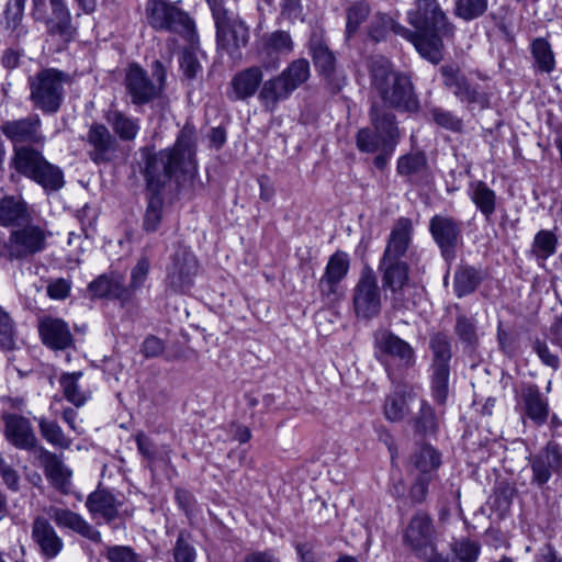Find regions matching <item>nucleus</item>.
Instances as JSON below:
<instances>
[{"instance_id":"obj_7","label":"nucleus","mask_w":562,"mask_h":562,"mask_svg":"<svg viewBox=\"0 0 562 562\" xmlns=\"http://www.w3.org/2000/svg\"><path fill=\"white\" fill-rule=\"evenodd\" d=\"M216 29L217 48L234 60L240 59L241 48L249 42L248 25L225 7L224 0H206Z\"/></svg>"},{"instance_id":"obj_56","label":"nucleus","mask_w":562,"mask_h":562,"mask_svg":"<svg viewBox=\"0 0 562 562\" xmlns=\"http://www.w3.org/2000/svg\"><path fill=\"white\" fill-rule=\"evenodd\" d=\"M104 555L109 562H145L142 557L128 546H108Z\"/></svg>"},{"instance_id":"obj_58","label":"nucleus","mask_w":562,"mask_h":562,"mask_svg":"<svg viewBox=\"0 0 562 562\" xmlns=\"http://www.w3.org/2000/svg\"><path fill=\"white\" fill-rule=\"evenodd\" d=\"M150 270V261L147 257L143 256L140 257L135 267L131 271V282L130 285L126 288H130L131 292L133 293L135 290L140 288Z\"/></svg>"},{"instance_id":"obj_2","label":"nucleus","mask_w":562,"mask_h":562,"mask_svg":"<svg viewBox=\"0 0 562 562\" xmlns=\"http://www.w3.org/2000/svg\"><path fill=\"white\" fill-rule=\"evenodd\" d=\"M414 236L411 218L401 216L393 224L387 236L378 269L382 286L390 291L394 308H411L412 302L406 297L409 291V265L407 262Z\"/></svg>"},{"instance_id":"obj_64","label":"nucleus","mask_w":562,"mask_h":562,"mask_svg":"<svg viewBox=\"0 0 562 562\" xmlns=\"http://www.w3.org/2000/svg\"><path fill=\"white\" fill-rule=\"evenodd\" d=\"M180 67L184 76L189 79H194L202 71V66L196 56L189 50L183 52L180 58Z\"/></svg>"},{"instance_id":"obj_44","label":"nucleus","mask_w":562,"mask_h":562,"mask_svg":"<svg viewBox=\"0 0 562 562\" xmlns=\"http://www.w3.org/2000/svg\"><path fill=\"white\" fill-rule=\"evenodd\" d=\"M535 67L543 74H551L555 68V58L551 45L546 38L537 37L531 43Z\"/></svg>"},{"instance_id":"obj_11","label":"nucleus","mask_w":562,"mask_h":562,"mask_svg":"<svg viewBox=\"0 0 562 562\" xmlns=\"http://www.w3.org/2000/svg\"><path fill=\"white\" fill-rule=\"evenodd\" d=\"M431 355V392L435 401L445 404L449 393L451 340L445 333H435L429 337Z\"/></svg>"},{"instance_id":"obj_12","label":"nucleus","mask_w":562,"mask_h":562,"mask_svg":"<svg viewBox=\"0 0 562 562\" xmlns=\"http://www.w3.org/2000/svg\"><path fill=\"white\" fill-rule=\"evenodd\" d=\"M36 20H44L47 33L70 42L76 34L70 12L63 0H32Z\"/></svg>"},{"instance_id":"obj_35","label":"nucleus","mask_w":562,"mask_h":562,"mask_svg":"<svg viewBox=\"0 0 562 562\" xmlns=\"http://www.w3.org/2000/svg\"><path fill=\"white\" fill-rule=\"evenodd\" d=\"M30 206L21 196L7 195L0 199V226L20 225L30 220Z\"/></svg>"},{"instance_id":"obj_9","label":"nucleus","mask_w":562,"mask_h":562,"mask_svg":"<svg viewBox=\"0 0 562 562\" xmlns=\"http://www.w3.org/2000/svg\"><path fill=\"white\" fill-rule=\"evenodd\" d=\"M145 15L148 25L155 31L180 35L193 40L195 23L179 4L170 0H147Z\"/></svg>"},{"instance_id":"obj_29","label":"nucleus","mask_w":562,"mask_h":562,"mask_svg":"<svg viewBox=\"0 0 562 562\" xmlns=\"http://www.w3.org/2000/svg\"><path fill=\"white\" fill-rule=\"evenodd\" d=\"M86 140L91 147L89 156L97 164L110 160L117 147L116 138L106 126L99 123L90 126Z\"/></svg>"},{"instance_id":"obj_22","label":"nucleus","mask_w":562,"mask_h":562,"mask_svg":"<svg viewBox=\"0 0 562 562\" xmlns=\"http://www.w3.org/2000/svg\"><path fill=\"white\" fill-rule=\"evenodd\" d=\"M4 437L14 448L26 451H41L40 441L31 422L18 414L3 415Z\"/></svg>"},{"instance_id":"obj_37","label":"nucleus","mask_w":562,"mask_h":562,"mask_svg":"<svg viewBox=\"0 0 562 562\" xmlns=\"http://www.w3.org/2000/svg\"><path fill=\"white\" fill-rule=\"evenodd\" d=\"M310 50L315 67L327 79L331 78L335 71V56L325 44L321 33L313 32L310 40Z\"/></svg>"},{"instance_id":"obj_40","label":"nucleus","mask_w":562,"mask_h":562,"mask_svg":"<svg viewBox=\"0 0 562 562\" xmlns=\"http://www.w3.org/2000/svg\"><path fill=\"white\" fill-rule=\"evenodd\" d=\"M135 441L138 452L147 460L150 469L158 462L165 464L170 462L171 450L168 446L158 448L143 431L136 434Z\"/></svg>"},{"instance_id":"obj_23","label":"nucleus","mask_w":562,"mask_h":562,"mask_svg":"<svg viewBox=\"0 0 562 562\" xmlns=\"http://www.w3.org/2000/svg\"><path fill=\"white\" fill-rule=\"evenodd\" d=\"M375 350L380 359L386 361L392 358L400 367L408 368L415 363L413 347L395 334L382 330L375 334Z\"/></svg>"},{"instance_id":"obj_28","label":"nucleus","mask_w":562,"mask_h":562,"mask_svg":"<svg viewBox=\"0 0 562 562\" xmlns=\"http://www.w3.org/2000/svg\"><path fill=\"white\" fill-rule=\"evenodd\" d=\"M48 516L59 528L69 529L95 543L101 542V533L91 526L80 514L68 508L50 506Z\"/></svg>"},{"instance_id":"obj_27","label":"nucleus","mask_w":562,"mask_h":562,"mask_svg":"<svg viewBox=\"0 0 562 562\" xmlns=\"http://www.w3.org/2000/svg\"><path fill=\"white\" fill-rule=\"evenodd\" d=\"M40 337L45 346L54 350H67L74 346V336L68 324L58 317L46 316L38 324Z\"/></svg>"},{"instance_id":"obj_63","label":"nucleus","mask_w":562,"mask_h":562,"mask_svg":"<svg viewBox=\"0 0 562 562\" xmlns=\"http://www.w3.org/2000/svg\"><path fill=\"white\" fill-rule=\"evenodd\" d=\"M0 477L10 491L18 492L20 490V475L18 471L8 464L2 457H0Z\"/></svg>"},{"instance_id":"obj_17","label":"nucleus","mask_w":562,"mask_h":562,"mask_svg":"<svg viewBox=\"0 0 562 562\" xmlns=\"http://www.w3.org/2000/svg\"><path fill=\"white\" fill-rule=\"evenodd\" d=\"M440 74L445 87L451 90L461 102L477 105L482 109L487 108V94L472 86L457 65L447 64L441 66Z\"/></svg>"},{"instance_id":"obj_60","label":"nucleus","mask_w":562,"mask_h":562,"mask_svg":"<svg viewBox=\"0 0 562 562\" xmlns=\"http://www.w3.org/2000/svg\"><path fill=\"white\" fill-rule=\"evenodd\" d=\"M532 350L537 353L544 366L553 370H558L560 368L559 356L550 350L546 341L537 339L532 345Z\"/></svg>"},{"instance_id":"obj_53","label":"nucleus","mask_w":562,"mask_h":562,"mask_svg":"<svg viewBox=\"0 0 562 562\" xmlns=\"http://www.w3.org/2000/svg\"><path fill=\"white\" fill-rule=\"evenodd\" d=\"M357 147L361 151L375 153L384 148V142L374 130L364 127L357 134Z\"/></svg>"},{"instance_id":"obj_54","label":"nucleus","mask_w":562,"mask_h":562,"mask_svg":"<svg viewBox=\"0 0 562 562\" xmlns=\"http://www.w3.org/2000/svg\"><path fill=\"white\" fill-rule=\"evenodd\" d=\"M487 9V0H457L456 14L464 20L481 16Z\"/></svg>"},{"instance_id":"obj_15","label":"nucleus","mask_w":562,"mask_h":562,"mask_svg":"<svg viewBox=\"0 0 562 562\" xmlns=\"http://www.w3.org/2000/svg\"><path fill=\"white\" fill-rule=\"evenodd\" d=\"M43 123L38 114H30L25 117L8 120L0 125L1 133L13 146H41L46 143L43 133Z\"/></svg>"},{"instance_id":"obj_6","label":"nucleus","mask_w":562,"mask_h":562,"mask_svg":"<svg viewBox=\"0 0 562 562\" xmlns=\"http://www.w3.org/2000/svg\"><path fill=\"white\" fill-rule=\"evenodd\" d=\"M16 225L4 240H0V257L9 261H27L48 247L52 232L46 223Z\"/></svg>"},{"instance_id":"obj_8","label":"nucleus","mask_w":562,"mask_h":562,"mask_svg":"<svg viewBox=\"0 0 562 562\" xmlns=\"http://www.w3.org/2000/svg\"><path fill=\"white\" fill-rule=\"evenodd\" d=\"M69 76L55 68H46L29 79L30 100L44 114L57 113L65 99V85Z\"/></svg>"},{"instance_id":"obj_49","label":"nucleus","mask_w":562,"mask_h":562,"mask_svg":"<svg viewBox=\"0 0 562 562\" xmlns=\"http://www.w3.org/2000/svg\"><path fill=\"white\" fill-rule=\"evenodd\" d=\"M454 333L461 342L467 346H475L479 341L477 328L473 318L463 314L457 316Z\"/></svg>"},{"instance_id":"obj_5","label":"nucleus","mask_w":562,"mask_h":562,"mask_svg":"<svg viewBox=\"0 0 562 562\" xmlns=\"http://www.w3.org/2000/svg\"><path fill=\"white\" fill-rule=\"evenodd\" d=\"M38 146H13L9 167L10 178L24 177L38 184L45 192H57L65 186L64 171L48 161Z\"/></svg>"},{"instance_id":"obj_47","label":"nucleus","mask_w":562,"mask_h":562,"mask_svg":"<svg viewBox=\"0 0 562 562\" xmlns=\"http://www.w3.org/2000/svg\"><path fill=\"white\" fill-rule=\"evenodd\" d=\"M397 173L409 179L423 176L427 170V158L423 153H412L398 158Z\"/></svg>"},{"instance_id":"obj_45","label":"nucleus","mask_w":562,"mask_h":562,"mask_svg":"<svg viewBox=\"0 0 562 562\" xmlns=\"http://www.w3.org/2000/svg\"><path fill=\"white\" fill-rule=\"evenodd\" d=\"M280 75L294 92L308 80L311 76L310 63L305 58H297L291 61Z\"/></svg>"},{"instance_id":"obj_62","label":"nucleus","mask_w":562,"mask_h":562,"mask_svg":"<svg viewBox=\"0 0 562 562\" xmlns=\"http://www.w3.org/2000/svg\"><path fill=\"white\" fill-rule=\"evenodd\" d=\"M430 480L431 476L418 475L416 477L408 492V497L413 504H420L426 499Z\"/></svg>"},{"instance_id":"obj_3","label":"nucleus","mask_w":562,"mask_h":562,"mask_svg":"<svg viewBox=\"0 0 562 562\" xmlns=\"http://www.w3.org/2000/svg\"><path fill=\"white\" fill-rule=\"evenodd\" d=\"M408 21L415 27L407 40L417 52L432 64L442 58V36L451 34L445 12L437 0H416L415 9L408 12Z\"/></svg>"},{"instance_id":"obj_36","label":"nucleus","mask_w":562,"mask_h":562,"mask_svg":"<svg viewBox=\"0 0 562 562\" xmlns=\"http://www.w3.org/2000/svg\"><path fill=\"white\" fill-rule=\"evenodd\" d=\"M81 376V371L65 372L59 376L64 397L76 407L83 406L91 397V391L79 383Z\"/></svg>"},{"instance_id":"obj_24","label":"nucleus","mask_w":562,"mask_h":562,"mask_svg":"<svg viewBox=\"0 0 562 562\" xmlns=\"http://www.w3.org/2000/svg\"><path fill=\"white\" fill-rule=\"evenodd\" d=\"M294 50V42L289 32L277 30L261 36L258 53L262 57L263 66L276 68L281 57L290 55Z\"/></svg>"},{"instance_id":"obj_4","label":"nucleus","mask_w":562,"mask_h":562,"mask_svg":"<svg viewBox=\"0 0 562 562\" xmlns=\"http://www.w3.org/2000/svg\"><path fill=\"white\" fill-rule=\"evenodd\" d=\"M370 70L372 89L379 94L382 106L407 113L419 110V102L408 76L394 71L391 63L383 57L374 58Z\"/></svg>"},{"instance_id":"obj_10","label":"nucleus","mask_w":562,"mask_h":562,"mask_svg":"<svg viewBox=\"0 0 562 562\" xmlns=\"http://www.w3.org/2000/svg\"><path fill=\"white\" fill-rule=\"evenodd\" d=\"M153 77L154 80L136 64L130 65L126 69L124 86L134 105L147 104L160 95L166 81V71L159 60L153 64Z\"/></svg>"},{"instance_id":"obj_14","label":"nucleus","mask_w":562,"mask_h":562,"mask_svg":"<svg viewBox=\"0 0 562 562\" xmlns=\"http://www.w3.org/2000/svg\"><path fill=\"white\" fill-rule=\"evenodd\" d=\"M429 233L446 261L457 257L462 243V223L447 214H436L429 221Z\"/></svg>"},{"instance_id":"obj_32","label":"nucleus","mask_w":562,"mask_h":562,"mask_svg":"<svg viewBox=\"0 0 562 562\" xmlns=\"http://www.w3.org/2000/svg\"><path fill=\"white\" fill-rule=\"evenodd\" d=\"M41 458L44 473L49 483L61 494H69L71 488V470L66 467L60 457L41 447Z\"/></svg>"},{"instance_id":"obj_33","label":"nucleus","mask_w":562,"mask_h":562,"mask_svg":"<svg viewBox=\"0 0 562 562\" xmlns=\"http://www.w3.org/2000/svg\"><path fill=\"white\" fill-rule=\"evenodd\" d=\"M120 506L121 502L105 488H98L90 493L86 501V507L91 517H101L105 522H111L119 516Z\"/></svg>"},{"instance_id":"obj_55","label":"nucleus","mask_w":562,"mask_h":562,"mask_svg":"<svg viewBox=\"0 0 562 562\" xmlns=\"http://www.w3.org/2000/svg\"><path fill=\"white\" fill-rule=\"evenodd\" d=\"M459 562H476L480 555L481 547L479 542L470 539L456 541L452 548Z\"/></svg>"},{"instance_id":"obj_25","label":"nucleus","mask_w":562,"mask_h":562,"mask_svg":"<svg viewBox=\"0 0 562 562\" xmlns=\"http://www.w3.org/2000/svg\"><path fill=\"white\" fill-rule=\"evenodd\" d=\"M88 290L93 297L117 300L122 305L132 300V292L125 285L124 276L117 272L99 276L89 283Z\"/></svg>"},{"instance_id":"obj_57","label":"nucleus","mask_w":562,"mask_h":562,"mask_svg":"<svg viewBox=\"0 0 562 562\" xmlns=\"http://www.w3.org/2000/svg\"><path fill=\"white\" fill-rule=\"evenodd\" d=\"M0 346L3 350H13L15 347L14 327L10 316L0 311Z\"/></svg>"},{"instance_id":"obj_1","label":"nucleus","mask_w":562,"mask_h":562,"mask_svg":"<svg viewBox=\"0 0 562 562\" xmlns=\"http://www.w3.org/2000/svg\"><path fill=\"white\" fill-rule=\"evenodd\" d=\"M196 142L193 127L184 125L172 147L146 156L144 178L147 206L143 220L146 232H156L162 220L161 192L172 184L179 187L191 180L198 170Z\"/></svg>"},{"instance_id":"obj_21","label":"nucleus","mask_w":562,"mask_h":562,"mask_svg":"<svg viewBox=\"0 0 562 562\" xmlns=\"http://www.w3.org/2000/svg\"><path fill=\"white\" fill-rule=\"evenodd\" d=\"M517 406L522 419L528 418L538 427L547 423L550 414L549 400L543 396L537 384L521 385Z\"/></svg>"},{"instance_id":"obj_52","label":"nucleus","mask_w":562,"mask_h":562,"mask_svg":"<svg viewBox=\"0 0 562 562\" xmlns=\"http://www.w3.org/2000/svg\"><path fill=\"white\" fill-rule=\"evenodd\" d=\"M557 237L550 231H540L537 233L532 244L533 252L541 258H548L555 252Z\"/></svg>"},{"instance_id":"obj_46","label":"nucleus","mask_w":562,"mask_h":562,"mask_svg":"<svg viewBox=\"0 0 562 562\" xmlns=\"http://www.w3.org/2000/svg\"><path fill=\"white\" fill-rule=\"evenodd\" d=\"M439 453L430 446H422L412 457L414 468L419 475L430 476V473L440 465Z\"/></svg>"},{"instance_id":"obj_31","label":"nucleus","mask_w":562,"mask_h":562,"mask_svg":"<svg viewBox=\"0 0 562 562\" xmlns=\"http://www.w3.org/2000/svg\"><path fill=\"white\" fill-rule=\"evenodd\" d=\"M263 71L260 66H250L235 74L231 80L232 92L228 98L245 101L254 97L262 86Z\"/></svg>"},{"instance_id":"obj_16","label":"nucleus","mask_w":562,"mask_h":562,"mask_svg":"<svg viewBox=\"0 0 562 562\" xmlns=\"http://www.w3.org/2000/svg\"><path fill=\"white\" fill-rule=\"evenodd\" d=\"M353 308L357 316L372 318L381 311V293L374 271L370 267L362 269L353 289Z\"/></svg>"},{"instance_id":"obj_19","label":"nucleus","mask_w":562,"mask_h":562,"mask_svg":"<svg viewBox=\"0 0 562 562\" xmlns=\"http://www.w3.org/2000/svg\"><path fill=\"white\" fill-rule=\"evenodd\" d=\"M529 462L532 471L531 483L541 487L549 482L553 473H562V446L549 441Z\"/></svg>"},{"instance_id":"obj_20","label":"nucleus","mask_w":562,"mask_h":562,"mask_svg":"<svg viewBox=\"0 0 562 562\" xmlns=\"http://www.w3.org/2000/svg\"><path fill=\"white\" fill-rule=\"evenodd\" d=\"M31 539L45 560L56 559L65 548L63 538L45 516L38 515L32 520Z\"/></svg>"},{"instance_id":"obj_59","label":"nucleus","mask_w":562,"mask_h":562,"mask_svg":"<svg viewBox=\"0 0 562 562\" xmlns=\"http://www.w3.org/2000/svg\"><path fill=\"white\" fill-rule=\"evenodd\" d=\"M25 0H9L4 11L7 26L15 30L23 18Z\"/></svg>"},{"instance_id":"obj_42","label":"nucleus","mask_w":562,"mask_h":562,"mask_svg":"<svg viewBox=\"0 0 562 562\" xmlns=\"http://www.w3.org/2000/svg\"><path fill=\"white\" fill-rule=\"evenodd\" d=\"M390 32H393L396 35H400L405 38H407L408 34H411L409 30L394 22V20L391 16L382 13H376L370 22V37L379 42L385 38Z\"/></svg>"},{"instance_id":"obj_61","label":"nucleus","mask_w":562,"mask_h":562,"mask_svg":"<svg viewBox=\"0 0 562 562\" xmlns=\"http://www.w3.org/2000/svg\"><path fill=\"white\" fill-rule=\"evenodd\" d=\"M431 116L434 121L448 130L451 131H459L461 128V120L458 119L454 114H452L450 111H446L440 108H435L431 110Z\"/></svg>"},{"instance_id":"obj_30","label":"nucleus","mask_w":562,"mask_h":562,"mask_svg":"<svg viewBox=\"0 0 562 562\" xmlns=\"http://www.w3.org/2000/svg\"><path fill=\"white\" fill-rule=\"evenodd\" d=\"M369 116L373 130L381 136L384 145L389 147V150L395 148L401 136L395 115L379 102L373 101Z\"/></svg>"},{"instance_id":"obj_50","label":"nucleus","mask_w":562,"mask_h":562,"mask_svg":"<svg viewBox=\"0 0 562 562\" xmlns=\"http://www.w3.org/2000/svg\"><path fill=\"white\" fill-rule=\"evenodd\" d=\"M196 558L195 548L192 544L191 535L188 531H180L173 547V559L176 562H194Z\"/></svg>"},{"instance_id":"obj_18","label":"nucleus","mask_w":562,"mask_h":562,"mask_svg":"<svg viewBox=\"0 0 562 562\" xmlns=\"http://www.w3.org/2000/svg\"><path fill=\"white\" fill-rule=\"evenodd\" d=\"M435 541L436 530L431 517L425 512L416 513L404 532V543L416 557H425L426 551L435 549Z\"/></svg>"},{"instance_id":"obj_34","label":"nucleus","mask_w":562,"mask_h":562,"mask_svg":"<svg viewBox=\"0 0 562 562\" xmlns=\"http://www.w3.org/2000/svg\"><path fill=\"white\" fill-rule=\"evenodd\" d=\"M292 90L288 87L281 75L274 76L266 81L258 93V100L268 112H274L280 102L288 100Z\"/></svg>"},{"instance_id":"obj_26","label":"nucleus","mask_w":562,"mask_h":562,"mask_svg":"<svg viewBox=\"0 0 562 562\" xmlns=\"http://www.w3.org/2000/svg\"><path fill=\"white\" fill-rule=\"evenodd\" d=\"M349 265V256L341 250H337L329 257L318 283L322 296L329 301L336 299L338 284L347 276Z\"/></svg>"},{"instance_id":"obj_39","label":"nucleus","mask_w":562,"mask_h":562,"mask_svg":"<svg viewBox=\"0 0 562 562\" xmlns=\"http://www.w3.org/2000/svg\"><path fill=\"white\" fill-rule=\"evenodd\" d=\"M469 196L477 210L490 220L496 209V194L484 181L476 180L469 184Z\"/></svg>"},{"instance_id":"obj_48","label":"nucleus","mask_w":562,"mask_h":562,"mask_svg":"<svg viewBox=\"0 0 562 562\" xmlns=\"http://www.w3.org/2000/svg\"><path fill=\"white\" fill-rule=\"evenodd\" d=\"M409 411L407 398L397 392L389 395L384 403L385 417L391 422L402 420Z\"/></svg>"},{"instance_id":"obj_41","label":"nucleus","mask_w":562,"mask_h":562,"mask_svg":"<svg viewBox=\"0 0 562 562\" xmlns=\"http://www.w3.org/2000/svg\"><path fill=\"white\" fill-rule=\"evenodd\" d=\"M37 425L42 438L50 446L66 450L72 445V439L67 437L56 420L47 417L37 418Z\"/></svg>"},{"instance_id":"obj_51","label":"nucleus","mask_w":562,"mask_h":562,"mask_svg":"<svg viewBox=\"0 0 562 562\" xmlns=\"http://www.w3.org/2000/svg\"><path fill=\"white\" fill-rule=\"evenodd\" d=\"M370 13V8L364 2H357L347 9L346 35H353L361 23H363Z\"/></svg>"},{"instance_id":"obj_13","label":"nucleus","mask_w":562,"mask_h":562,"mask_svg":"<svg viewBox=\"0 0 562 562\" xmlns=\"http://www.w3.org/2000/svg\"><path fill=\"white\" fill-rule=\"evenodd\" d=\"M198 269L194 254L188 247L179 246L167 267V289L173 293H186L193 285Z\"/></svg>"},{"instance_id":"obj_38","label":"nucleus","mask_w":562,"mask_h":562,"mask_svg":"<svg viewBox=\"0 0 562 562\" xmlns=\"http://www.w3.org/2000/svg\"><path fill=\"white\" fill-rule=\"evenodd\" d=\"M105 120L120 139L130 142L136 138L139 132V120L128 116L122 111L110 110L105 114Z\"/></svg>"},{"instance_id":"obj_43","label":"nucleus","mask_w":562,"mask_h":562,"mask_svg":"<svg viewBox=\"0 0 562 562\" xmlns=\"http://www.w3.org/2000/svg\"><path fill=\"white\" fill-rule=\"evenodd\" d=\"M482 281L481 272L471 266H460L454 273L453 290L458 297L471 294Z\"/></svg>"}]
</instances>
